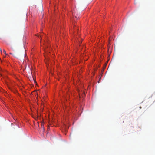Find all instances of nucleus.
<instances>
[{
	"label": "nucleus",
	"instance_id": "obj_1",
	"mask_svg": "<svg viewBox=\"0 0 155 155\" xmlns=\"http://www.w3.org/2000/svg\"><path fill=\"white\" fill-rule=\"evenodd\" d=\"M41 128L43 129V130H44V127L43 124V123H41Z\"/></svg>",
	"mask_w": 155,
	"mask_h": 155
},
{
	"label": "nucleus",
	"instance_id": "obj_2",
	"mask_svg": "<svg viewBox=\"0 0 155 155\" xmlns=\"http://www.w3.org/2000/svg\"><path fill=\"white\" fill-rule=\"evenodd\" d=\"M3 52L6 55H7V54L6 53V51L4 50H3Z\"/></svg>",
	"mask_w": 155,
	"mask_h": 155
},
{
	"label": "nucleus",
	"instance_id": "obj_3",
	"mask_svg": "<svg viewBox=\"0 0 155 155\" xmlns=\"http://www.w3.org/2000/svg\"><path fill=\"white\" fill-rule=\"evenodd\" d=\"M107 64V63H106L105 64V65H104V68H105L106 67Z\"/></svg>",
	"mask_w": 155,
	"mask_h": 155
},
{
	"label": "nucleus",
	"instance_id": "obj_4",
	"mask_svg": "<svg viewBox=\"0 0 155 155\" xmlns=\"http://www.w3.org/2000/svg\"><path fill=\"white\" fill-rule=\"evenodd\" d=\"M0 76H2H2H3L2 74L0 72Z\"/></svg>",
	"mask_w": 155,
	"mask_h": 155
},
{
	"label": "nucleus",
	"instance_id": "obj_5",
	"mask_svg": "<svg viewBox=\"0 0 155 155\" xmlns=\"http://www.w3.org/2000/svg\"><path fill=\"white\" fill-rule=\"evenodd\" d=\"M0 51L1 52H2V49H1V48H0Z\"/></svg>",
	"mask_w": 155,
	"mask_h": 155
},
{
	"label": "nucleus",
	"instance_id": "obj_6",
	"mask_svg": "<svg viewBox=\"0 0 155 155\" xmlns=\"http://www.w3.org/2000/svg\"><path fill=\"white\" fill-rule=\"evenodd\" d=\"M0 51L1 52H2V49H1V48H0Z\"/></svg>",
	"mask_w": 155,
	"mask_h": 155
},
{
	"label": "nucleus",
	"instance_id": "obj_7",
	"mask_svg": "<svg viewBox=\"0 0 155 155\" xmlns=\"http://www.w3.org/2000/svg\"><path fill=\"white\" fill-rule=\"evenodd\" d=\"M10 54H12H12H12V53H10Z\"/></svg>",
	"mask_w": 155,
	"mask_h": 155
},
{
	"label": "nucleus",
	"instance_id": "obj_8",
	"mask_svg": "<svg viewBox=\"0 0 155 155\" xmlns=\"http://www.w3.org/2000/svg\"><path fill=\"white\" fill-rule=\"evenodd\" d=\"M33 79V80H34V81L35 82V80H34V78Z\"/></svg>",
	"mask_w": 155,
	"mask_h": 155
}]
</instances>
